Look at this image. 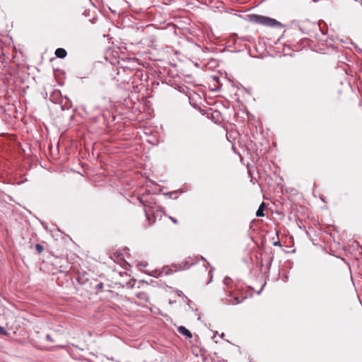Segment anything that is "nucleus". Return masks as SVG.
Wrapping results in <instances>:
<instances>
[{
	"label": "nucleus",
	"instance_id": "1a4fd4ad",
	"mask_svg": "<svg viewBox=\"0 0 362 362\" xmlns=\"http://www.w3.org/2000/svg\"><path fill=\"white\" fill-rule=\"evenodd\" d=\"M139 200L141 204L144 206V211L146 214V216L147 219H149V214L148 211L146 210V207L147 206V204H146V201L143 199V198H139Z\"/></svg>",
	"mask_w": 362,
	"mask_h": 362
},
{
	"label": "nucleus",
	"instance_id": "aec40b11",
	"mask_svg": "<svg viewBox=\"0 0 362 362\" xmlns=\"http://www.w3.org/2000/svg\"><path fill=\"white\" fill-rule=\"evenodd\" d=\"M214 268H211V270L209 271V274L211 275V279L210 281H211V278H212V271H213Z\"/></svg>",
	"mask_w": 362,
	"mask_h": 362
},
{
	"label": "nucleus",
	"instance_id": "412c9836",
	"mask_svg": "<svg viewBox=\"0 0 362 362\" xmlns=\"http://www.w3.org/2000/svg\"><path fill=\"white\" fill-rule=\"evenodd\" d=\"M57 347L62 348V347H64V346L63 345H60V346H57Z\"/></svg>",
	"mask_w": 362,
	"mask_h": 362
},
{
	"label": "nucleus",
	"instance_id": "5701e85b",
	"mask_svg": "<svg viewBox=\"0 0 362 362\" xmlns=\"http://www.w3.org/2000/svg\"><path fill=\"white\" fill-rule=\"evenodd\" d=\"M194 311H195V313L197 314V312L198 311V309H196Z\"/></svg>",
	"mask_w": 362,
	"mask_h": 362
},
{
	"label": "nucleus",
	"instance_id": "2eb2a0df",
	"mask_svg": "<svg viewBox=\"0 0 362 362\" xmlns=\"http://www.w3.org/2000/svg\"><path fill=\"white\" fill-rule=\"evenodd\" d=\"M35 247H36V250H37V251L38 252H42V251H43V250H44V247H43L42 245H40V244H37V245H35Z\"/></svg>",
	"mask_w": 362,
	"mask_h": 362
},
{
	"label": "nucleus",
	"instance_id": "9b49d317",
	"mask_svg": "<svg viewBox=\"0 0 362 362\" xmlns=\"http://www.w3.org/2000/svg\"><path fill=\"white\" fill-rule=\"evenodd\" d=\"M185 191L182 189H178L177 191L170 192L165 194L166 196H168L170 198H173V194H176L178 192L183 193Z\"/></svg>",
	"mask_w": 362,
	"mask_h": 362
},
{
	"label": "nucleus",
	"instance_id": "6ab92c4d",
	"mask_svg": "<svg viewBox=\"0 0 362 362\" xmlns=\"http://www.w3.org/2000/svg\"><path fill=\"white\" fill-rule=\"evenodd\" d=\"M274 245H275V246H277V245L278 246H281V243L278 240V241L274 243Z\"/></svg>",
	"mask_w": 362,
	"mask_h": 362
},
{
	"label": "nucleus",
	"instance_id": "dca6fc26",
	"mask_svg": "<svg viewBox=\"0 0 362 362\" xmlns=\"http://www.w3.org/2000/svg\"><path fill=\"white\" fill-rule=\"evenodd\" d=\"M88 280L87 279H84L83 276H78L77 278V281L81 284H84L86 281Z\"/></svg>",
	"mask_w": 362,
	"mask_h": 362
},
{
	"label": "nucleus",
	"instance_id": "6e6552de",
	"mask_svg": "<svg viewBox=\"0 0 362 362\" xmlns=\"http://www.w3.org/2000/svg\"><path fill=\"white\" fill-rule=\"evenodd\" d=\"M232 281H233L230 277L226 276L223 279V284L227 287V288H230V284L232 283Z\"/></svg>",
	"mask_w": 362,
	"mask_h": 362
},
{
	"label": "nucleus",
	"instance_id": "423d86ee",
	"mask_svg": "<svg viewBox=\"0 0 362 362\" xmlns=\"http://www.w3.org/2000/svg\"><path fill=\"white\" fill-rule=\"evenodd\" d=\"M66 54V51L63 48H57L55 51L56 57L60 59L64 58Z\"/></svg>",
	"mask_w": 362,
	"mask_h": 362
},
{
	"label": "nucleus",
	"instance_id": "39448f33",
	"mask_svg": "<svg viewBox=\"0 0 362 362\" xmlns=\"http://www.w3.org/2000/svg\"><path fill=\"white\" fill-rule=\"evenodd\" d=\"M265 203L264 202H262L258 209L256 211V216L257 217H263L264 216V210H265Z\"/></svg>",
	"mask_w": 362,
	"mask_h": 362
},
{
	"label": "nucleus",
	"instance_id": "f257e3e1",
	"mask_svg": "<svg viewBox=\"0 0 362 362\" xmlns=\"http://www.w3.org/2000/svg\"><path fill=\"white\" fill-rule=\"evenodd\" d=\"M248 18L250 22L265 26L274 27L280 25V23L276 20L263 16L251 14L248 16Z\"/></svg>",
	"mask_w": 362,
	"mask_h": 362
},
{
	"label": "nucleus",
	"instance_id": "f3484780",
	"mask_svg": "<svg viewBox=\"0 0 362 362\" xmlns=\"http://www.w3.org/2000/svg\"><path fill=\"white\" fill-rule=\"evenodd\" d=\"M45 339L47 341H50V342H54V340L52 339V337H51L50 334H47L46 337H45Z\"/></svg>",
	"mask_w": 362,
	"mask_h": 362
},
{
	"label": "nucleus",
	"instance_id": "7ed1b4c3",
	"mask_svg": "<svg viewBox=\"0 0 362 362\" xmlns=\"http://www.w3.org/2000/svg\"><path fill=\"white\" fill-rule=\"evenodd\" d=\"M244 298H243L242 300H240L238 296L233 295V292L230 291L226 294V297L222 298V302L227 305H237L240 303Z\"/></svg>",
	"mask_w": 362,
	"mask_h": 362
},
{
	"label": "nucleus",
	"instance_id": "f03ea898",
	"mask_svg": "<svg viewBox=\"0 0 362 362\" xmlns=\"http://www.w3.org/2000/svg\"><path fill=\"white\" fill-rule=\"evenodd\" d=\"M172 267H175V269L173 270L171 267L168 266L164 267L162 271L160 272L159 276H161L163 274H164L165 275H170L175 272L185 270L189 269V267L187 262H185L183 266L182 264H173Z\"/></svg>",
	"mask_w": 362,
	"mask_h": 362
},
{
	"label": "nucleus",
	"instance_id": "20e7f679",
	"mask_svg": "<svg viewBox=\"0 0 362 362\" xmlns=\"http://www.w3.org/2000/svg\"><path fill=\"white\" fill-rule=\"evenodd\" d=\"M177 330H178L180 334L187 337V338H192V334L191 333V332L189 329H187L184 326H180L177 328Z\"/></svg>",
	"mask_w": 362,
	"mask_h": 362
},
{
	"label": "nucleus",
	"instance_id": "0eeeda50",
	"mask_svg": "<svg viewBox=\"0 0 362 362\" xmlns=\"http://www.w3.org/2000/svg\"><path fill=\"white\" fill-rule=\"evenodd\" d=\"M240 160L243 165H247L248 174L250 176H251L252 175V169H251L250 164L249 163L248 160H243V159H241Z\"/></svg>",
	"mask_w": 362,
	"mask_h": 362
},
{
	"label": "nucleus",
	"instance_id": "a211bd4d",
	"mask_svg": "<svg viewBox=\"0 0 362 362\" xmlns=\"http://www.w3.org/2000/svg\"><path fill=\"white\" fill-rule=\"evenodd\" d=\"M170 220L175 223H177V220L173 217H170Z\"/></svg>",
	"mask_w": 362,
	"mask_h": 362
},
{
	"label": "nucleus",
	"instance_id": "4468645a",
	"mask_svg": "<svg viewBox=\"0 0 362 362\" xmlns=\"http://www.w3.org/2000/svg\"><path fill=\"white\" fill-rule=\"evenodd\" d=\"M0 334L7 336L8 334V332L5 328L0 326Z\"/></svg>",
	"mask_w": 362,
	"mask_h": 362
},
{
	"label": "nucleus",
	"instance_id": "4be33fe9",
	"mask_svg": "<svg viewBox=\"0 0 362 362\" xmlns=\"http://www.w3.org/2000/svg\"><path fill=\"white\" fill-rule=\"evenodd\" d=\"M201 259L203 260H205L204 257H201Z\"/></svg>",
	"mask_w": 362,
	"mask_h": 362
},
{
	"label": "nucleus",
	"instance_id": "9d476101",
	"mask_svg": "<svg viewBox=\"0 0 362 362\" xmlns=\"http://www.w3.org/2000/svg\"><path fill=\"white\" fill-rule=\"evenodd\" d=\"M177 295H178L179 296H183V297H185V298L187 300V305H188L189 308H191V309H192V310H193V311H194V309H193V308L191 307V305H190V303H192V301H191L189 299H188L187 296H185V294L183 293V292H182V291H177Z\"/></svg>",
	"mask_w": 362,
	"mask_h": 362
},
{
	"label": "nucleus",
	"instance_id": "f8f14e48",
	"mask_svg": "<svg viewBox=\"0 0 362 362\" xmlns=\"http://www.w3.org/2000/svg\"><path fill=\"white\" fill-rule=\"evenodd\" d=\"M50 160H45V159L40 160V165H41L42 168H47V163H49V161H50Z\"/></svg>",
	"mask_w": 362,
	"mask_h": 362
},
{
	"label": "nucleus",
	"instance_id": "ddd939ff",
	"mask_svg": "<svg viewBox=\"0 0 362 362\" xmlns=\"http://www.w3.org/2000/svg\"><path fill=\"white\" fill-rule=\"evenodd\" d=\"M104 287V284L102 282H100L98 284H97L95 286V289L97 291H101L103 290Z\"/></svg>",
	"mask_w": 362,
	"mask_h": 362
}]
</instances>
